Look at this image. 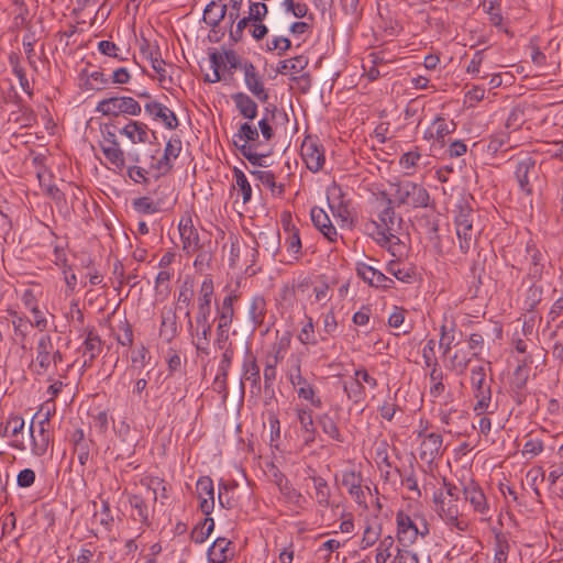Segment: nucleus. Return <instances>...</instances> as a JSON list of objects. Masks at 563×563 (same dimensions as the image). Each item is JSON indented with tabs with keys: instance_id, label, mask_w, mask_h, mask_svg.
Listing matches in <instances>:
<instances>
[{
	"instance_id": "1",
	"label": "nucleus",
	"mask_w": 563,
	"mask_h": 563,
	"mask_svg": "<svg viewBox=\"0 0 563 563\" xmlns=\"http://www.w3.org/2000/svg\"><path fill=\"white\" fill-rule=\"evenodd\" d=\"M213 282L206 278L199 290L197 313L195 316V324L191 317L188 320V331L192 339L198 354H210V338L212 333L211 322V300L213 296Z\"/></svg>"
},
{
	"instance_id": "2",
	"label": "nucleus",
	"mask_w": 563,
	"mask_h": 563,
	"mask_svg": "<svg viewBox=\"0 0 563 563\" xmlns=\"http://www.w3.org/2000/svg\"><path fill=\"white\" fill-rule=\"evenodd\" d=\"M379 212L377 221L374 222L376 227L377 242L388 249L395 256L401 246L399 233L401 230V218H397L393 201L386 195L380 200Z\"/></svg>"
},
{
	"instance_id": "3",
	"label": "nucleus",
	"mask_w": 563,
	"mask_h": 563,
	"mask_svg": "<svg viewBox=\"0 0 563 563\" xmlns=\"http://www.w3.org/2000/svg\"><path fill=\"white\" fill-rule=\"evenodd\" d=\"M36 355L33 362L37 375L46 374L52 366L57 367L63 362V355L53 343L51 335L43 334L36 343Z\"/></svg>"
},
{
	"instance_id": "4",
	"label": "nucleus",
	"mask_w": 563,
	"mask_h": 563,
	"mask_svg": "<svg viewBox=\"0 0 563 563\" xmlns=\"http://www.w3.org/2000/svg\"><path fill=\"white\" fill-rule=\"evenodd\" d=\"M395 200L398 206L426 208L429 205L430 195L422 185L407 180L396 185Z\"/></svg>"
},
{
	"instance_id": "5",
	"label": "nucleus",
	"mask_w": 563,
	"mask_h": 563,
	"mask_svg": "<svg viewBox=\"0 0 563 563\" xmlns=\"http://www.w3.org/2000/svg\"><path fill=\"white\" fill-rule=\"evenodd\" d=\"M140 103L131 97H111L101 100L97 106V111L103 115L118 117L120 114L139 115L141 113Z\"/></svg>"
},
{
	"instance_id": "6",
	"label": "nucleus",
	"mask_w": 563,
	"mask_h": 563,
	"mask_svg": "<svg viewBox=\"0 0 563 563\" xmlns=\"http://www.w3.org/2000/svg\"><path fill=\"white\" fill-rule=\"evenodd\" d=\"M474 216L475 212L471 208L463 207L454 219L459 246L463 254H466L470 251L473 242L475 241L473 230Z\"/></svg>"
},
{
	"instance_id": "7",
	"label": "nucleus",
	"mask_w": 563,
	"mask_h": 563,
	"mask_svg": "<svg viewBox=\"0 0 563 563\" xmlns=\"http://www.w3.org/2000/svg\"><path fill=\"white\" fill-rule=\"evenodd\" d=\"M398 540L404 545L411 544L416 541L418 536L426 537L429 534V526L423 521V529L410 518V516L399 511L396 515Z\"/></svg>"
},
{
	"instance_id": "8",
	"label": "nucleus",
	"mask_w": 563,
	"mask_h": 563,
	"mask_svg": "<svg viewBox=\"0 0 563 563\" xmlns=\"http://www.w3.org/2000/svg\"><path fill=\"white\" fill-rule=\"evenodd\" d=\"M418 437L421 438L419 448V457L421 461L431 464L441 455L443 439L439 433H424L420 431Z\"/></svg>"
},
{
	"instance_id": "9",
	"label": "nucleus",
	"mask_w": 563,
	"mask_h": 563,
	"mask_svg": "<svg viewBox=\"0 0 563 563\" xmlns=\"http://www.w3.org/2000/svg\"><path fill=\"white\" fill-rule=\"evenodd\" d=\"M325 197L332 216L342 222L347 221L350 212L341 187L333 183L327 188Z\"/></svg>"
},
{
	"instance_id": "10",
	"label": "nucleus",
	"mask_w": 563,
	"mask_h": 563,
	"mask_svg": "<svg viewBox=\"0 0 563 563\" xmlns=\"http://www.w3.org/2000/svg\"><path fill=\"white\" fill-rule=\"evenodd\" d=\"M119 133L129 139L133 144L150 143L151 137L156 139L155 132L146 123L134 120H130L119 130Z\"/></svg>"
},
{
	"instance_id": "11",
	"label": "nucleus",
	"mask_w": 563,
	"mask_h": 563,
	"mask_svg": "<svg viewBox=\"0 0 563 563\" xmlns=\"http://www.w3.org/2000/svg\"><path fill=\"white\" fill-rule=\"evenodd\" d=\"M464 499L471 504L473 510L482 516L489 512V505L487 498L478 484L471 481L463 487Z\"/></svg>"
},
{
	"instance_id": "12",
	"label": "nucleus",
	"mask_w": 563,
	"mask_h": 563,
	"mask_svg": "<svg viewBox=\"0 0 563 563\" xmlns=\"http://www.w3.org/2000/svg\"><path fill=\"white\" fill-rule=\"evenodd\" d=\"M244 73V81L247 89L256 97L260 101L266 102L268 93L264 87L261 76L257 74L255 66L252 63H244L241 66Z\"/></svg>"
},
{
	"instance_id": "13",
	"label": "nucleus",
	"mask_w": 563,
	"mask_h": 563,
	"mask_svg": "<svg viewBox=\"0 0 563 563\" xmlns=\"http://www.w3.org/2000/svg\"><path fill=\"white\" fill-rule=\"evenodd\" d=\"M519 187L526 194H531L530 177L537 175V162L531 156H525L519 159L515 170Z\"/></svg>"
},
{
	"instance_id": "14",
	"label": "nucleus",
	"mask_w": 563,
	"mask_h": 563,
	"mask_svg": "<svg viewBox=\"0 0 563 563\" xmlns=\"http://www.w3.org/2000/svg\"><path fill=\"white\" fill-rule=\"evenodd\" d=\"M297 418L303 440V446L301 449L303 452L305 448L309 446V444L314 441L316 437L313 410L311 408L300 407L297 409Z\"/></svg>"
},
{
	"instance_id": "15",
	"label": "nucleus",
	"mask_w": 563,
	"mask_h": 563,
	"mask_svg": "<svg viewBox=\"0 0 563 563\" xmlns=\"http://www.w3.org/2000/svg\"><path fill=\"white\" fill-rule=\"evenodd\" d=\"M144 109L154 120H161L167 129L174 130L178 126L176 114L163 103L151 101L145 104Z\"/></svg>"
},
{
	"instance_id": "16",
	"label": "nucleus",
	"mask_w": 563,
	"mask_h": 563,
	"mask_svg": "<svg viewBox=\"0 0 563 563\" xmlns=\"http://www.w3.org/2000/svg\"><path fill=\"white\" fill-rule=\"evenodd\" d=\"M178 229L183 241V250L188 254L196 252L199 249V235L192 225L191 218L183 217Z\"/></svg>"
},
{
	"instance_id": "17",
	"label": "nucleus",
	"mask_w": 563,
	"mask_h": 563,
	"mask_svg": "<svg viewBox=\"0 0 563 563\" xmlns=\"http://www.w3.org/2000/svg\"><path fill=\"white\" fill-rule=\"evenodd\" d=\"M437 514L448 526L454 527L459 531L467 529V523L459 518L460 511L454 500L448 503L441 500V506L437 507Z\"/></svg>"
},
{
	"instance_id": "18",
	"label": "nucleus",
	"mask_w": 563,
	"mask_h": 563,
	"mask_svg": "<svg viewBox=\"0 0 563 563\" xmlns=\"http://www.w3.org/2000/svg\"><path fill=\"white\" fill-rule=\"evenodd\" d=\"M455 129L456 124L453 120H446L442 117H437L424 132V139L443 143L445 136L453 133Z\"/></svg>"
},
{
	"instance_id": "19",
	"label": "nucleus",
	"mask_w": 563,
	"mask_h": 563,
	"mask_svg": "<svg viewBox=\"0 0 563 563\" xmlns=\"http://www.w3.org/2000/svg\"><path fill=\"white\" fill-rule=\"evenodd\" d=\"M197 494L200 499V509L209 515L214 506L213 482L210 477L203 476L198 479L196 485Z\"/></svg>"
},
{
	"instance_id": "20",
	"label": "nucleus",
	"mask_w": 563,
	"mask_h": 563,
	"mask_svg": "<svg viewBox=\"0 0 563 563\" xmlns=\"http://www.w3.org/2000/svg\"><path fill=\"white\" fill-rule=\"evenodd\" d=\"M526 251L529 258L527 276L529 279L537 284L543 278L545 258L542 253L533 245H527Z\"/></svg>"
},
{
	"instance_id": "21",
	"label": "nucleus",
	"mask_w": 563,
	"mask_h": 563,
	"mask_svg": "<svg viewBox=\"0 0 563 563\" xmlns=\"http://www.w3.org/2000/svg\"><path fill=\"white\" fill-rule=\"evenodd\" d=\"M101 351L102 343L100 338L93 331H89L80 346V352L84 357L82 367H90Z\"/></svg>"
},
{
	"instance_id": "22",
	"label": "nucleus",
	"mask_w": 563,
	"mask_h": 563,
	"mask_svg": "<svg viewBox=\"0 0 563 563\" xmlns=\"http://www.w3.org/2000/svg\"><path fill=\"white\" fill-rule=\"evenodd\" d=\"M183 148L179 137H172L168 140L163 157L157 162L156 168L161 174L168 173L173 167V161L176 159Z\"/></svg>"
},
{
	"instance_id": "23",
	"label": "nucleus",
	"mask_w": 563,
	"mask_h": 563,
	"mask_svg": "<svg viewBox=\"0 0 563 563\" xmlns=\"http://www.w3.org/2000/svg\"><path fill=\"white\" fill-rule=\"evenodd\" d=\"M342 484L347 488L351 497L358 504L366 507L365 493L362 488V478L354 472L343 474Z\"/></svg>"
},
{
	"instance_id": "24",
	"label": "nucleus",
	"mask_w": 563,
	"mask_h": 563,
	"mask_svg": "<svg viewBox=\"0 0 563 563\" xmlns=\"http://www.w3.org/2000/svg\"><path fill=\"white\" fill-rule=\"evenodd\" d=\"M30 434L32 437V453L36 456L44 455L49 444L47 426H45L44 422H38V432L37 435H34V422L32 421Z\"/></svg>"
},
{
	"instance_id": "25",
	"label": "nucleus",
	"mask_w": 563,
	"mask_h": 563,
	"mask_svg": "<svg viewBox=\"0 0 563 563\" xmlns=\"http://www.w3.org/2000/svg\"><path fill=\"white\" fill-rule=\"evenodd\" d=\"M231 541L225 538H218L208 550V559L210 563H224L229 560L233 552L230 549Z\"/></svg>"
},
{
	"instance_id": "26",
	"label": "nucleus",
	"mask_w": 563,
	"mask_h": 563,
	"mask_svg": "<svg viewBox=\"0 0 563 563\" xmlns=\"http://www.w3.org/2000/svg\"><path fill=\"white\" fill-rule=\"evenodd\" d=\"M12 328L13 341L20 344L23 350H25L29 332L31 328H33L32 322L29 319L19 316L16 312H13Z\"/></svg>"
},
{
	"instance_id": "27",
	"label": "nucleus",
	"mask_w": 563,
	"mask_h": 563,
	"mask_svg": "<svg viewBox=\"0 0 563 563\" xmlns=\"http://www.w3.org/2000/svg\"><path fill=\"white\" fill-rule=\"evenodd\" d=\"M232 100L244 119L253 120L257 115L256 102L244 92H236L232 95Z\"/></svg>"
},
{
	"instance_id": "28",
	"label": "nucleus",
	"mask_w": 563,
	"mask_h": 563,
	"mask_svg": "<svg viewBox=\"0 0 563 563\" xmlns=\"http://www.w3.org/2000/svg\"><path fill=\"white\" fill-rule=\"evenodd\" d=\"M242 380L250 382L253 389L257 393L261 391L260 367L255 357L250 356L244 361ZM241 387H244L243 382H241Z\"/></svg>"
},
{
	"instance_id": "29",
	"label": "nucleus",
	"mask_w": 563,
	"mask_h": 563,
	"mask_svg": "<svg viewBox=\"0 0 563 563\" xmlns=\"http://www.w3.org/2000/svg\"><path fill=\"white\" fill-rule=\"evenodd\" d=\"M177 334L176 313L172 310L162 311V322L159 328V336L166 342H170Z\"/></svg>"
},
{
	"instance_id": "30",
	"label": "nucleus",
	"mask_w": 563,
	"mask_h": 563,
	"mask_svg": "<svg viewBox=\"0 0 563 563\" xmlns=\"http://www.w3.org/2000/svg\"><path fill=\"white\" fill-rule=\"evenodd\" d=\"M474 397L476 399V404L474 406V411L477 416L485 413H494L497 409V406L492 405V389L490 387L482 388L481 390L473 391Z\"/></svg>"
},
{
	"instance_id": "31",
	"label": "nucleus",
	"mask_w": 563,
	"mask_h": 563,
	"mask_svg": "<svg viewBox=\"0 0 563 563\" xmlns=\"http://www.w3.org/2000/svg\"><path fill=\"white\" fill-rule=\"evenodd\" d=\"M251 175L255 180L260 181L263 186L268 188L274 196H282L284 192V185L275 181V175L271 170L255 169L251 170Z\"/></svg>"
},
{
	"instance_id": "32",
	"label": "nucleus",
	"mask_w": 563,
	"mask_h": 563,
	"mask_svg": "<svg viewBox=\"0 0 563 563\" xmlns=\"http://www.w3.org/2000/svg\"><path fill=\"white\" fill-rule=\"evenodd\" d=\"M300 154L306 163V166L312 172L317 173V141L311 137L307 136L300 148Z\"/></svg>"
},
{
	"instance_id": "33",
	"label": "nucleus",
	"mask_w": 563,
	"mask_h": 563,
	"mask_svg": "<svg viewBox=\"0 0 563 563\" xmlns=\"http://www.w3.org/2000/svg\"><path fill=\"white\" fill-rule=\"evenodd\" d=\"M265 314H266L265 299L261 296H255L251 300L250 308H249V319H250L254 330L263 323Z\"/></svg>"
},
{
	"instance_id": "34",
	"label": "nucleus",
	"mask_w": 563,
	"mask_h": 563,
	"mask_svg": "<svg viewBox=\"0 0 563 563\" xmlns=\"http://www.w3.org/2000/svg\"><path fill=\"white\" fill-rule=\"evenodd\" d=\"M143 53L147 54V58L151 62L152 68L158 76V81L164 86L167 81L165 62L161 57L159 48L147 46V49H143Z\"/></svg>"
},
{
	"instance_id": "35",
	"label": "nucleus",
	"mask_w": 563,
	"mask_h": 563,
	"mask_svg": "<svg viewBox=\"0 0 563 563\" xmlns=\"http://www.w3.org/2000/svg\"><path fill=\"white\" fill-rule=\"evenodd\" d=\"M227 9V4L217 5L214 2L209 3L203 12L205 22L212 29L217 27L225 18Z\"/></svg>"
},
{
	"instance_id": "36",
	"label": "nucleus",
	"mask_w": 563,
	"mask_h": 563,
	"mask_svg": "<svg viewBox=\"0 0 563 563\" xmlns=\"http://www.w3.org/2000/svg\"><path fill=\"white\" fill-rule=\"evenodd\" d=\"M235 136L244 141L243 145H253L254 147L262 145L257 128L249 122L241 124Z\"/></svg>"
},
{
	"instance_id": "37",
	"label": "nucleus",
	"mask_w": 563,
	"mask_h": 563,
	"mask_svg": "<svg viewBox=\"0 0 563 563\" xmlns=\"http://www.w3.org/2000/svg\"><path fill=\"white\" fill-rule=\"evenodd\" d=\"M529 377V368L522 364L518 365L514 372V380L511 383L512 388L516 391V401L517 404H521L523 396L521 390L526 387Z\"/></svg>"
},
{
	"instance_id": "38",
	"label": "nucleus",
	"mask_w": 563,
	"mask_h": 563,
	"mask_svg": "<svg viewBox=\"0 0 563 563\" xmlns=\"http://www.w3.org/2000/svg\"><path fill=\"white\" fill-rule=\"evenodd\" d=\"M106 158L119 170L125 166L124 152L120 144L117 145H100Z\"/></svg>"
},
{
	"instance_id": "39",
	"label": "nucleus",
	"mask_w": 563,
	"mask_h": 563,
	"mask_svg": "<svg viewBox=\"0 0 563 563\" xmlns=\"http://www.w3.org/2000/svg\"><path fill=\"white\" fill-rule=\"evenodd\" d=\"M291 384L296 387L299 398L310 400L313 404L314 390L313 386L300 374L290 376Z\"/></svg>"
},
{
	"instance_id": "40",
	"label": "nucleus",
	"mask_w": 563,
	"mask_h": 563,
	"mask_svg": "<svg viewBox=\"0 0 563 563\" xmlns=\"http://www.w3.org/2000/svg\"><path fill=\"white\" fill-rule=\"evenodd\" d=\"M308 65L307 57L300 55L290 59H285L279 63L278 71L280 74H297L302 71Z\"/></svg>"
},
{
	"instance_id": "41",
	"label": "nucleus",
	"mask_w": 563,
	"mask_h": 563,
	"mask_svg": "<svg viewBox=\"0 0 563 563\" xmlns=\"http://www.w3.org/2000/svg\"><path fill=\"white\" fill-rule=\"evenodd\" d=\"M261 147L253 145H241L240 150L242 155L254 166H266L265 162L268 156L267 152L261 151Z\"/></svg>"
},
{
	"instance_id": "42",
	"label": "nucleus",
	"mask_w": 563,
	"mask_h": 563,
	"mask_svg": "<svg viewBox=\"0 0 563 563\" xmlns=\"http://www.w3.org/2000/svg\"><path fill=\"white\" fill-rule=\"evenodd\" d=\"M455 323L453 321L448 322V320H444L441 325L439 345L444 349V354H446L455 343Z\"/></svg>"
},
{
	"instance_id": "43",
	"label": "nucleus",
	"mask_w": 563,
	"mask_h": 563,
	"mask_svg": "<svg viewBox=\"0 0 563 563\" xmlns=\"http://www.w3.org/2000/svg\"><path fill=\"white\" fill-rule=\"evenodd\" d=\"M268 13V8L264 2H252L249 4L247 21L252 24H264L263 20Z\"/></svg>"
},
{
	"instance_id": "44",
	"label": "nucleus",
	"mask_w": 563,
	"mask_h": 563,
	"mask_svg": "<svg viewBox=\"0 0 563 563\" xmlns=\"http://www.w3.org/2000/svg\"><path fill=\"white\" fill-rule=\"evenodd\" d=\"M194 296V290L191 286L186 283L180 287L179 294L177 297V306L176 308L179 310H185V316L189 320L190 316V305Z\"/></svg>"
},
{
	"instance_id": "45",
	"label": "nucleus",
	"mask_w": 563,
	"mask_h": 563,
	"mask_svg": "<svg viewBox=\"0 0 563 563\" xmlns=\"http://www.w3.org/2000/svg\"><path fill=\"white\" fill-rule=\"evenodd\" d=\"M495 554L494 563H506L509 552V542L505 534L497 533L495 536Z\"/></svg>"
},
{
	"instance_id": "46",
	"label": "nucleus",
	"mask_w": 563,
	"mask_h": 563,
	"mask_svg": "<svg viewBox=\"0 0 563 563\" xmlns=\"http://www.w3.org/2000/svg\"><path fill=\"white\" fill-rule=\"evenodd\" d=\"M129 503L131 507L136 512V517L143 525L148 526L150 525V511L148 507L145 504L144 499L139 495H132L129 498Z\"/></svg>"
},
{
	"instance_id": "47",
	"label": "nucleus",
	"mask_w": 563,
	"mask_h": 563,
	"mask_svg": "<svg viewBox=\"0 0 563 563\" xmlns=\"http://www.w3.org/2000/svg\"><path fill=\"white\" fill-rule=\"evenodd\" d=\"M471 385L473 391L481 390L482 388L490 387V383L486 378V366H474L471 371Z\"/></svg>"
},
{
	"instance_id": "48",
	"label": "nucleus",
	"mask_w": 563,
	"mask_h": 563,
	"mask_svg": "<svg viewBox=\"0 0 563 563\" xmlns=\"http://www.w3.org/2000/svg\"><path fill=\"white\" fill-rule=\"evenodd\" d=\"M386 269L390 275L404 283H411L415 277L411 268L400 267V264L396 261H390Z\"/></svg>"
},
{
	"instance_id": "49",
	"label": "nucleus",
	"mask_w": 563,
	"mask_h": 563,
	"mask_svg": "<svg viewBox=\"0 0 563 563\" xmlns=\"http://www.w3.org/2000/svg\"><path fill=\"white\" fill-rule=\"evenodd\" d=\"M343 388L347 398L353 402L358 404L365 399V388L360 380L354 378L350 384H344Z\"/></svg>"
},
{
	"instance_id": "50",
	"label": "nucleus",
	"mask_w": 563,
	"mask_h": 563,
	"mask_svg": "<svg viewBox=\"0 0 563 563\" xmlns=\"http://www.w3.org/2000/svg\"><path fill=\"white\" fill-rule=\"evenodd\" d=\"M394 538L387 536L379 541V544L376 549L375 563H386L387 560L391 556V548L394 545Z\"/></svg>"
},
{
	"instance_id": "51",
	"label": "nucleus",
	"mask_w": 563,
	"mask_h": 563,
	"mask_svg": "<svg viewBox=\"0 0 563 563\" xmlns=\"http://www.w3.org/2000/svg\"><path fill=\"white\" fill-rule=\"evenodd\" d=\"M543 288L542 286L532 283L528 288L525 305L528 310H533L542 300Z\"/></svg>"
},
{
	"instance_id": "52",
	"label": "nucleus",
	"mask_w": 563,
	"mask_h": 563,
	"mask_svg": "<svg viewBox=\"0 0 563 563\" xmlns=\"http://www.w3.org/2000/svg\"><path fill=\"white\" fill-rule=\"evenodd\" d=\"M235 187L242 192L243 202L246 203L251 200L252 188L243 172L234 169Z\"/></svg>"
},
{
	"instance_id": "53",
	"label": "nucleus",
	"mask_w": 563,
	"mask_h": 563,
	"mask_svg": "<svg viewBox=\"0 0 563 563\" xmlns=\"http://www.w3.org/2000/svg\"><path fill=\"white\" fill-rule=\"evenodd\" d=\"M380 537V526H367L364 530L361 548L367 549L374 545Z\"/></svg>"
},
{
	"instance_id": "54",
	"label": "nucleus",
	"mask_w": 563,
	"mask_h": 563,
	"mask_svg": "<svg viewBox=\"0 0 563 563\" xmlns=\"http://www.w3.org/2000/svg\"><path fill=\"white\" fill-rule=\"evenodd\" d=\"M319 211L323 213L324 220L328 221V223H325V222H321L319 220V232L322 233V235L329 242L336 241L338 232H336V229L334 228V225L330 222L328 213L323 209H320V208H319Z\"/></svg>"
},
{
	"instance_id": "55",
	"label": "nucleus",
	"mask_w": 563,
	"mask_h": 563,
	"mask_svg": "<svg viewBox=\"0 0 563 563\" xmlns=\"http://www.w3.org/2000/svg\"><path fill=\"white\" fill-rule=\"evenodd\" d=\"M214 346L217 350H228V347L233 346L230 340V329L217 327Z\"/></svg>"
},
{
	"instance_id": "56",
	"label": "nucleus",
	"mask_w": 563,
	"mask_h": 563,
	"mask_svg": "<svg viewBox=\"0 0 563 563\" xmlns=\"http://www.w3.org/2000/svg\"><path fill=\"white\" fill-rule=\"evenodd\" d=\"M422 358L427 367H434L438 365L435 357V341L433 339L428 340L422 349Z\"/></svg>"
},
{
	"instance_id": "57",
	"label": "nucleus",
	"mask_w": 563,
	"mask_h": 563,
	"mask_svg": "<svg viewBox=\"0 0 563 563\" xmlns=\"http://www.w3.org/2000/svg\"><path fill=\"white\" fill-rule=\"evenodd\" d=\"M298 339L303 344L314 343V324L312 317H307V322L301 328Z\"/></svg>"
},
{
	"instance_id": "58",
	"label": "nucleus",
	"mask_w": 563,
	"mask_h": 563,
	"mask_svg": "<svg viewBox=\"0 0 563 563\" xmlns=\"http://www.w3.org/2000/svg\"><path fill=\"white\" fill-rule=\"evenodd\" d=\"M473 357L474 356H472V353H467L463 349H459V350H456V352L454 353V355L452 357L453 366L456 369H460L461 372H463L467 368V366L471 363Z\"/></svg>"
},
{
	"instance_id": "59",
	"label": "nucleus",
	"mask_w": 563,
	"mask_h": 563,
	"mask_svg": "<svg viewBox=\"0 0 563 563\" xmlns=\"http://www.w3.org/2000/svg\"><path fill=\"white\" fill-rule=\"evenodd\" d=\"M319 424H321L323 432L328 434L329 438L336 441H341L336 423L331 417L327 415L323 416L322 418L319 419Z\"/></svg>"
},
{
	"instance_id": "60",
	"label": "nucleus",
	"mask_w": 563,
	"mask_h": 563,
	"mask_svg": "<svg viewBox=\"0 0 563 563\" xmlns=\"http://www.w3.org/2000/svg\"><path fill=\"white\" fill-rule=\"evenodd\" d=\"M221 352V360H220V363H219V368L218 371H222L223 372V376H228L229 375V369L231 367V364H232V360L234 357V354H235V349L234 346H231V347H228V350H219Z\"/></svg>"
},
{
	"instance_id": "61",
	"label": "nucleus",
	"mask_w": 563,
	"mask_h": 563,
	"mask_svg": "<svg viewBox=\"0 0 563 563\" xmlns=\"http://www.w3.org/2000/svg\"><path fill=\"white\" fill-rule=\"evenodd\" d=\"M134 209L140 213L151 214L157 211L156 206L148 197H141L133 201Z\"/></svg>"
},
{
	"instance_id": "62",
	"label": "nucleus",
	"mask_w": 563,
	"mask_h": 563,
	"mask_svg": "<svg viewBox=\"0 0 563 563\" xmlns=\"http://www.w3.org/2000/svg\"><path fill=\"white\" fill-rule=\"evenodd\" d=\"M421 154L418 151L404 153L399 158V165L405 169H412L417 166Z\"/></svg>"
},
{
	"instance_id": "63",
	"label": "nucleus",
	"mask_w": 563,
	"mask_h": 563,
	"mask_svg": "<svg viewBox=\"0 0 563 563\" xmlns=\"http://www.w3.org/2000/svg\"><path fill=\"white\" fill-rule=\"evenodd\" d=\"M24 428V420L19 416H13L8 419L5 423V433H10L11 437L18 435Z\"/></svg>"
},
{
	"instance_id": "64",
	"label": "nucleus",
	"mask_w": 563,
	"mask_h": 563,
	"mask_svg": "<svg viewBox=\"0 0 563 563\" xmlns=\"http://www.w3.org/2000/svg\"><path fill=\"white\" fill-rule=\"evenodd\" d=\"M393 563H419L417 553L408 549H398Z\"/></svg>"
}]
</instances>
